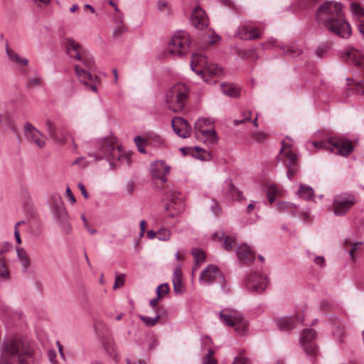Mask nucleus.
I'll use <instances>...</instances> for the list:
<instances>
[{
	"mask_svg": "<svg viewBox=\"0 0 364 364\" xmlns=\"http://www.w3.org/2000/svg\"><path fill=\"white\" fill-rule=\"evenodd\" d=\"M182 281V272L180 267H176L173 274V281Z\"/></svg>",
	"mask_w": 364,
	"mask_h": 364,
	"instance_id": "4d7b16f0",
	"label": "nucleus"
},
{
	"mask_svg": "<svg viewBox=\"0 0 364 364\" xmlns=\"http://www.w3.org/2000/svg\"><path fill=\"white\" fill-rule=\"evenodd\" d=\"M314 262L320 267H323L326 264L325 258L322 256L315 257Z\"/></svg>",
	"mask_w": 364,
	"mask_h": 364,
	"instance_id": "e2e57ef3",
	"label": "nucleus"
},
{
	"mask_svg": "<svg viewBox=\"0 0 364 364\" xmlns=\"http://www.w3.org/2000/svg\"><path fill=\"white\" fill-rule=\"evenodd\" d=\"M40 84H41V78L34 77V78L30 79L28 81V82L26 84V87L28 89H32L35 87L40 85Z\"/></svg>",
	"mask_w": 364,
	"mask_h": 364,
	"instance_id": "603ef678",
	"label": "nucleus"
},
{
	"mask_svg": "<svg viewBox=\"0 0 364 364\" xmlns=\"http://www.w3.org/2000/svg\"><path fill=\"white\" fill-rule=\"evenodd\" d=\"M354 195L348 193H342L334 196L332 206L329 208L336 216H342L346 214L349 210L356 203Z\"/></svg>",
	"mask_w": 364,
	"mask_h": 364,
	"instance_id": "1a4fd4ad",
	"label": "nucleus"
},
{
	"mask_svg": "<svg viewBox=\"0 0 364 364\" xmlns=\"http://www.w3.org/2000/svg\"><path fill=\"white\" fill-rule=\"evenodd\" d=\"M139 318L144 322V323L148 327L154 326L157 322L161 319V316L157 314L155 317L151 318L143 315L139 316Z\"/></svg>",
	"mask_w": 364,
	"mask_h": 364,
	"instance_id": "ea45409f",
	"label": "nucleus"
},
{
	"mask_svg": "<svg viewBox=\"0 0 364 364\" xmlns=\"http://www.w3.org/2000/svg\"><path fill=\"white\" fill-rule=\"evenodd\" d=\"M170 166L163 161H157L151 165V174L155 178L160 179L163 183L166 182V176L169 173Z\"/></svg>",
	"mask_w": 364,
	"mask_h": 364,
	"instance_id": "5701e85b",
	"label": "nucleus"
},
{
	"mask_svg": "<svg viewBox=\"0 0 364 364\" xmlns=\"http://www.w3.org/2000/svg\"><path fill=\"white\" fill-rule=\"evenodd\" d=\"M0 126H6L13 132H16V124L9 113H5L4 114H0Z\"/></svg>",
	"mask_w": 364,
	"mask_h": 364,
	"instance_id": "7c9ffc66",
	"label": "nucleus"
},
{
	"mask_svg": "<svg viewBox=\"0 0 364 364\" xmlns=\"http://www.w3.org/2000/svg\"><path fill=\"white\" fill-rule=\"evenodd\" d=\"M219 317L225 325L233 327L239 334H243L247 331L248 321L235 309H224L219 313Z\"/></svg>",
	"mask_w": 364,
	"mask_h": 364,
	"instance_id": "0eeeda50",
	"label": "nucleus"
},
{
	"mask_svg": "<svg viewBox=\"0 0 364 364\" xmlns=\"http://www.w3.org/2000/svg\"><path fill=\"white\" fill-rule=\"evenodd\" d=\"M267 135L262 132H255L252 134V137L257 141L262 142Z\"/></svg>",
	"mask_w": 364,
	"mask_h": 364,
	"instance_id": "6e6d98bb",
	"label": "nucleus"
},
{
	"mask_svg": "<svg viewBox=\"0 0 364 364\" xmlns=\"http://www.w3.org/2000/svg\"><path fill=\"white\" fill-rule=\"evenodd\" d=\"M12 248L10 242H5L0 243V279L9 281L11 279V272L9 264L5 255Z\"/></svg>",
	"mask_w": 364,
	"mask_h": 364,
	"instance_id": "2eb2a0df",
	"label": "nucleus"
},
{
	"mask_svg": "<svg viewBox=\"0 0 364 364\" xmlns=\"http://www.w3.org/2000/svg\"><path fill=\"white\" fill-rule=\"evenodd\" d=\"M134 141L135 143V145L137 147L138 151L141 154H145L146 153L145 146L146 145L149 144V140L147 139V138L144 139L140 136H136L134 138Z\"/></svg>",
	"mask_w": 364,
	"mask_h": 364,
	"instance_id": "58836bf2",
	"label": "nucleus"
},
{
	"mask_svg": "<svg viewBox=\"0 0 364 364\" xmlns=\"http://www.w3.org/2000/svg\"><path fill=\"white\" fill-rule=\"evenodd\" d=\"M344 59L346 63H351L353 65L360 68L364 75V56L358 50L355 48L348 50L346 53Z\"/></svg>",
	"mask_w": 364,
	"mask_h": 364,
	"instance_id": "4be33fe9",
	"label": "nucleus"
},
{
	"mask_svg": "<svg viewBox=\"0 0 364 364\" xmlns=\"http://www.w3.org/2000/svg\"><path fill=\"white\" fill-rule=\"evenodd\" d=\"M361 242H356L351 245V248L349 251V254L351 257V259H354V253L358 250L360 245Z\"/></svg>",
	"mask_w": 364,
	"mask_h": 364,
	"instance_id": "680f3d73",
	"label": "nucleus"
},
{
	"mask_svg": "<svg viewBox=\"0 0 364 364\" xmlns=\"http://www.w3.org/2000/svg\"><path fill=\"white\" fill-rule=\"evenodd\" d=\"M267 278L256 272L250 274L245 280L247 288L255 292L263 291L267 286Z\"/></svg>",
	"mask_w": 364,
	"mask_h": 364,
	"instance_id": "dca6fc26",
	"label": "nucleus"
},
{
	"mask_svg": "<svg viewBox=\"0 0 364 364\" xmlns=\"http://www.w3.org/2000/svg\"><path fill=\"white\" fill-rule=\"evenodd\" d=\"M207 63L208 60L205 55L199 53L192 55L191 66L193 71L196 73V70L203 69Z\"/></svg>",
	"mask_w": 364,
	"mask_h": 364,
	"instance_id": "cd10ccee",
	"label": "nucleus"
},
{
	"mask_svg": "<svg viewBox=\"0 0 364 364\" xmlns=\"http://www.w3.org/2000/svg\"><path fill=\"white\" fill-rule=\"evenodd\" d=\"M180 151L183 155L191 154L203 161L208 160L210 158V153L199 146L182 147Z\"/></svg>",
	"mask_w": 364,
	"mask_h": 364,
	"instance_id": "a878e982",
	"label": "nucleus"
},
{
	"mask_svg": "<svg viewBox=\"0 0 364 364\" xmlns=\"http://www.w3.org/2000/svg\"><path fill=\"white\" fill-rule=\"evenodd\" d=\"M221 89L223 94L227 96L232 97H237L240 96L239 89L232 84H221Z\"/></svg>",
	"mask_w": 364,
	"mask_h": 364,
	"instance_id": "72a5a7b5",
	"label": "nucleus"
},
{
	"mask_svg": "<svg viewBox=\"0 0 364 364\" xmlns=\"http://www.w3.org/2000/svg\"><path fill=\"white\" fill-rule=\"evenodd\" d=\"M316 18L328 31L338 36L348 38L350 35V27L344 19L341 4L334 1L323 3L317 11Z\"/></svg>",
	"mask_w": 364,
	"mask_h": 364,
	"instance_id": "f257e3e1",
	"label": "nucleus"
},
{
	"mask_svg": "<svg viewBox=\"0 0 364 364\" xmlns=\"http://www.w3.org/2000/svg\"><path fill=\"white\" fill-rule=\"evenodd\" d=\"M46 126L50 136L55 141H58V136L55 131V126L50 119L46 120Z\"/></svg>",
	"mask_w": 364,
	"mask_h": 364,
	"instance_id": "79ce46f5",
	"label": "nucleus"
},
{
	"mask_svg": "<svg viewBox=\"0 0 364 364\" xmlns=\"http://www.w3.org/2000/svg\"><path fill=\"white\" fill-rule=\"evenodd\" d=\"M190 45L189 36L185 31H177L168 45V50L171 55L181 56L188 52Z\"/></svg>",
	"mask_w": 364,
	"mask_h": 364,
	"instance_id": "6e6552de",
	"label": "nucleus"
},
{
	"mask_svg": "<svg viewBox=\"0 0 364 364\" xmlns=\"http://www.w3.org/2000/svg\"><path fill=\"white\" fill-rule=\"evenodd\" d=\"M211 122L209 119L200 118L195 122V130L197 137H199V134L202 133V131L207 129L205 128L206 126H210Z\"/></svg>",
	"mask_w": 364,
	"mask_h": 364,
	"instance_id": "4c0bfd02",
	"label": "nucleus"
},
{
	"mask_svg": "<svg viewBox=\"0 0 364 364\" xmlns=\"http://www.w3.org/2000/svg\"><path fill=\"white\" fill-rule=\"evenodd\" d=\"M173 291L176 293L178 294V293L181 292L182 287H183L182 281H179V280L173 281Z\"/></svg>",
	"mask_w": 364,
	"mask_h": 364,
	"instance_id": "bf43d9fd",
	"label": "nucleus"
},
{
	"mask_svg": "<svg viewBox=\"0 0 364 364\" xmlns=\"http://www.w3.org/2000/svg\"><path fill=\"white\" fill-rule=\"evenodd\" d=\"M6 52L9 57V59L12 61L18 63V65H27L28 63V60L26 58H21L16 52L11 50L8 43L6 44Z\"/></svg>",
	"mask_w": 364,
	"mask_h": 364,
	"instance_id": "c756f323",
	"label": "nucleus"
},
{
	"mask_svg": "<svg viewBox=\"0 0 364 364\" xmlns=\"http://www.w3.org/2000/svg\"><path fill=\"white\" fill-rule=\"evenodd\" d=\"M171 232L168 229L162 228L157 231V238L161 241H167L170 239Z\"/></svg>",
	"mask_w": 364,
	"mask_h": 364,
	"instance_id": "37998d69",
	"label": "nucleus"
},
{
	"mask_svg": "<svg viewBox=\"0 0 364 364\" xmlns=\"http://www.w3.org/2000/svg\"><path fill=\"white\" fill-rule=\"evenodd\" d=\"M298 194L300 198L307 200H311L314 196V190L310 186L303 184L300 186Z\"/></svg>",
	"mask_w": 364,
	"mask_h": 364,
	"instance_id": "e433bc0d",
	"label": "nucleus"
},
{
	"mask_svg": "<svg viewBox=\"0 0 364 364\" xmlns=\"http://www.w3.org/2000/svg\"><path fill=\"white\" fill-rule=\"evenodd\" d=\"M171 124L175 133L180 137L187 138L190 136L191 127L186 120L181 117H175L171 121Z\"/></svg>",
	"mask_w": 364,
	"mask_h": 364,
	"instance_id": "412c9836",
	"label": "nucleus"
},
{
	"mask_svg": "<svg viewBox=\"0 0 364 364\" xmlns=\"http://www.w3.org/2000/svg\"><path fill=\"white\" fill-rule=\"evenodd\" d=\"M196 73L201 75L205 82L215 83L216 80L213 78L222 75L223 70L218 64L208 63L203 69L196 70Z\"/></svg>",
	"mask_w": 364,
	"mask_h": 364,
	"instance_id": "a211bd4d",
	"label": "nucleus"
},
{
	"mask_svg": "<svg viewBox=\"0 0 364 364\" xmlns=\"http://www.w3.org/2000/svg\"><path fill=\"white\" fill-rule=\"evenodd\" d=\"M77 187H78L79 190L80 191V192H81L82 195L83 196V197L85 199H87L89 198V194L87 192L85 186L82 183H79L78 185H77Z\"/></svg>",
	"mask_w": 364,
	"mask_h": 364,
	"instance_id": "0e129e2a",
	"label": "nucleus"
},
{
	"mask_svg": "<svg viewBox=\"0 0 364 364\" xmlns=\"http://www.w3.org/2000/svg\"><path fill=\"white\" fill-rule=\"evenodd\" d=\"M252 111L247 110L246 117H242L241 119H235L233 121V124L235 126L239 125L240 124L246 123L247 122L251 121Z\"/></svg>",
	"mask_w": 364,
	"mask_h": 364,
	"instance_id": "de8ad7c7",
	"label": "nucleus"
},
{
	"mask_svg": "<svg viewBox=\"0 0 364 364\" xmlns=\"http://www.w3.org/2000/svg\"><path fill=\"white\" fill-rule=\"evenodd\" d=\"M235 240L232 236H226L223 242V248L228 251L230 250L234 247Z\"/></svg>",
	"mask_w": 364,
	"mask_h": 364,
	"instance_id": "a18cd8bd",
	"label": "nucleus"
},
{
	"mask_svg": "<svg viewBox=\"0 0 364 364\" xmlns=\"http://www.w3.org/2000/svg\"><path fill=\"white\" fill-rule=\"evenodd\" d=\"M277 206L281 212H287L295 215L297 211L296 205L288 202H279Z\"/></svg>",
	"mask_w": 364,
	"mask_h": 364,
	"instance_id": "c9c22d12",
	"label": "nucleus"
},
{
	"mask_svg": "<svg viewBox=\"0 0 364 364\" xmlns=\"http://www.w3.org/2000/svg\"><path fill=\"white\" fill-rule=\"evenodd\" d=\"M232 364H250L248 358L243 355H240L235 358Z\"/></svg>",
	"mask_w": 364,
	"mask_h": 364,
	"instance_id": "8fccbe9b",
	"label": "nucleus"
},
{
	"mask_svg": "<svg viewBox=\"0 0 364 364\" xmlns=\"http://www.w3.org/2000/svg\"><path fill=\"white\" fill-rule=\"evenodd\" d=\"M286 146L284 141H283L282 148L279 151V154L283 155L279 156V160L282 161L284 166L287 168V178L291 179L299 171L298 159L296 155L290 149L285 151Z\"/></svg>",
	"mask_w": 364,
	"mask_h": 364,
	"instance_id": "9b49d317",
	"label": "nucleus"
},
{
	"mask_svg": "<svg viewBox=\"0 0 364 364\" xmlns=\"http://www.w3.org/2000/svg\"><path fill=\"white\" fill-rule=\"evenodd\" d=\"M123 14L122 13L119 11V13H117L114 16V21H115V23H117V24H122V21H123Z\"/></svg>",
	"mask_w": 364,
	"mask_h": 364,
	"instance_id": "338daca9",
	"label": "nucleus"
},
{
	"mask_svg": "<svg viewBox=\"0 0 364 364\" xmlns=\"http://www.w3.org/2000/svg\"><path fill=\"white\" fill-rule=\"evenodd\" d=\"M166 198L168 203L165 210L170 211V213L168 215L169 217L173 218L183 210V201L178 192L171 190L167 193Z\"/></svg>",
	"mask_w": 364,
	"mask_h": 364,
	"instance_id": "4468645a",
	"label": "nucleus"
},
{
	"mask_svg": "<svg viewBox=\"0 0 364 364\" xmlns=\"http://www.w3.org/2000/svg\"><path fill=\"white\" fill-rule=\"evenodd\" d=\"M124 284V274H117L115 278V282L113 285V289H116Z\"/></svg>",
	"mask_w": 364,
	"mask_h": 364,
	"instance_id": "09e8293b",
	"label": "nucleus"
},
{
	"mask_svg": "<svg viewBox=\"0 0 364 364\" xmlns=\"http://www.w3.org/2000/svg\"><path fill=\"white\" fill-rule=\"evenodd\" d=\"M169 292V287L167 283L159 285L156 289L158 298H162Z\"/></svg>",
	"mask_w": 364,
	"mask_h": 364,
	"instance_id": "c03bdc74",
	"label": "nucleus"
},
{
	"mask_svg": "<svg viewBox=\"0 0 364 364\" xmlns=\"http://www.w3.org/2000/svg\"><path fill=\"white\" fill-rule=\"evenodd\" d=\"M214 350L208 349V353L203 357L202 364H217V360L213 357Z\"/></svg>",
	"mask_w": 364,
	"mask_h": 364,
	"instance_id": "a19ab883",
	"label": "nucleus"
},
{
	"mask_svg": "<svg viewBox=\"0 0 364 364\" xmlns=\"http://www.w3.org/2000/svg\"><path fill=\"white\" fill-rule=\"evenodd\" d=\"M350 7L351 11L354 15L357 16L358 17L364 16V11L358 4L351 3Z\"/></svg>",
	"mask_w": 364,
	"mask_h": 364,
	"instance_id": "49530a36",
	"label": "nucleus"
},
{
	"mask_svg": "<svg viewBox=\"0 0 364 364\" xmlns=\"http://www.w3.org/2000/svg\"><path fill=\"white\" fill-rule=\"evenodd\" d=\"M300 343L306 353L311 356H316L318 353L316 343V333L312 328L304 329L300 336Z\"/></svg>",
	"mask_w": 364,
	"mask_h": 364,
	"instance_id": "f8f14e48",
	"label": "nucleus"
},
{
	"mask_svg": "<svg viewBox=\"0 0 364 364\" xmlns=\"http://www.w3.org/2000/svg\"><path fill=\"white\" fill-rule=\"evenodd\" d=\"M277 194V188L276 186L274 184L269 185L267 189V195L276 196Z\"/></svg>",
	"mask_w": 364,
	"mask_h": 364,
	"instance_id": "052dcab7",
	"label": "nucleus"
},
{
	"mask_svg": "<svg viewBox=\"0 0 364 364\" xmlns=\"http://www.w3.org/2000/svg\"><path fill=\"white\" fill-rule=\"evenodd\" d=\"M74 70L77 77L78 80L84 84L88 89H90L92 91L97 92V89L95 85H90L88 83V80H90L92 82H95L97 80V77H93L90 73V70H87L82 68L80 65H75L74 66Z\"/></svg>",
	"mask_w": 364,
	"mask_h": 364,
	"instance_id": "aec40b11",
	"label": "nucleus"
},
{
	"mask_svg": "<svg viewBox=\"0 0 364 364\" xmlns=\"http://www.w3.org/2000/svg\"><path fill=\"white\" fill-rule=\"evenodd\" d=\"M189 96V89L184 83H176L166 92V102L168 108L175 112L183 109Z\"/></svg>",
	"mask_w": 364,
	"mask_h": 364,
	"instance_id": "20e7f679",
	"label": "nucleus"
},
{
	"mask_svg": "<svg viewBox=\"0 0 364 364\" xmlns=\"http://www.w3.org/2000/svg\"><path fill=\"white\" fill-rule=\"evenodd\" d=\"M149 144H161L163 139L158 135L147 137Z\"/></svg>",
	"mask_w": 364,
	"mask_h": 364,
	"instance_id": "5fc2aeb1",
	"label": "nucleus"
},
{
	"mask_svg": "<svg viewBox=\"0 0 364 364\" xmlns=\"http://www.w3.org/2000/svg\"><path fill=\"white\" fill-rule=\"evenodd\" d=\"M332 304L326 299H323L320 303V308L321 310L327 311L331 309Z\"/></svg>",
	"mask_w": 364,
	"mask_h": 364,
	"instance_id": "864d4df0",
	"label": "nucleus"
},
{
	"mask_svg": "<svg viewBox=\"0 0 364 364\" xmlns=\"http://www.w3.org/2000/svg\"><path fill=\"white\" fill-rule=\"evenodd\" d=\"M199 282L205 285L218 282L220 284L221 288L225 289V277L218 267L215 264H209L202 271Z\"/></svg>",
	"mask_w": 364,
	"mask_h": 364,
	"instance_id": "9d476101",
	"label": "nucleus"
},
{
	"mask_svg": "<svg viewBox=\"0 0 364 364\" xmlns=\"http://www.w3.org/2000/svg\"><path fill=\"white\" fill-rule=\"evenodd\" d=\"M355 91L358 94H364V80H360L359 82H356L355 87Z\"/></svg>",
	"mask_w": 364,
	"mask_h": 364,
	"instance_id": "13d9d810",
	"label": "nucleus"
},
{
	"mask_svg": "<svg viewBox=\"0 0 364 364\" xmlns=\"http://www.w3.org/2000/svg\"><path fill=\"white\" fill-rule=\"evenodd\" d=\"M64 46L70 58L80 61L82 63V68L85 69H93L95 65L93 57L81 44L73 38H65Z\"/></svg>",
	"mask_w": 364,
	"mask_h": 364,
	"instance_id": "39448f33",
	"label": "nucleus"
},
{
	"mask_svg": "<svg viewBox=\"0 0 364 364\" xmlns=\"http://www.w3.org/2000/svg\"><path fill=\"white\" fill-rule=\"evenodd\" d=\"M191 252L195 259V264L193 267V270L195 271L199 268L201 263L205 262L206 255L205 252L200 248H193Z\"/></svg>",
	"mask_w": 364,
	"mask_h": 364,
	"instance_id": "c85d7f7f",
	"label": "nucleus"
},
{
	"mask_svg": "<svg viewBox=\"0 0 364 364\" xmlns=\"http://www.w3.org/2000/svg\"><path fill=\"white\" fill-rule=\"evenodd\" d=\"M16 254H17V257H18V259L20 260V262L22 264L24 272H26L28 267L30 266V264H31V260H30L26 252L25 251L24 249H23L21 247H17L16 248Z\"/></svg>",
	"mask_w": 364,
	"mask_h": 364,
	"instance_id": "2f4dec72",
	"label": "nucleus"
},
{
	"mask_svg": "<svg viewBox=\"0 0 364 364\" xmlns=\"http://www.w3.org/2000/svg\"><path fill=\"white\" fill-rule=\"evenodd\" d=\"M157 9L160 11H164L167 10L168 12L170 11V8L168 4V2L165 0H159L157 1Z\"/></svg>",
	"mask_w": 364,
	"mask_h": 364,
	"instance_id": "3c124183",
	"label": "nucleus"
},
{
	"mask_svg": "<svg viewBox=\"0 0 364 364\" xmlns=\"http://www.w3.org/2000/svg\"><path fill=\"white\" fill-rule=\"evenodd\" d=\"M52 210L54 216L58 221L63 231L65 234H70L71 232L72 227L68 220L67 211L62 200L58 199L55 200L52 206Z\"/></svg>",
	"mask_w": 364,
	"mask_h": 364,
	"instance_id": "ddd939ff",
	"label": "nucleus"
},
{
	"mask_svg": "<svg viewBox=\"0 0 364 364\" xmlns=\"http://www.w3.org/2000/svg\"><path fill=\"white\" fill-rule=\"evenodd\" d=\"M312 145L318 149H330L331 151L341 156H348L353 149L350 140L336 136L330 137L326 141H313Z\"/></svg>",
	"mask_w": 364,
	"mask_h": 364,
	"instance_id": "423d86ee",
	"label": "nucleus"
},
{
	"mask_svg": "<svg viewBox=\"0 0 364 364\" xmlns=\"http://www.w3.org/2000/svg\"><path fill=\"white\" fill-rule=\"evenodd\" d=\"M200 135L205 142L210 144H215L217 142V134L213 129H207L205 131H202Z\"/></svg>",
	"mask_w": 364,
	"mask_h": 364,
	"instance_id": "473e14b6",
	"label": "nucleus"
},
{
	"mask_svg": "<svg viewBox=\"0 0 364 364\" xmlns=\"http://www.w3.org/2000/svg\"><path fill=\"white\" fill-rule=\"evenodd\" d=\"M192 24L198 29H203L208 26V19L205 11L200 7H196L191 14Z\"/></svg>",
	"mask_w": 364,
	"mask_h": 364,
	"instance_id": "b1692460",
	"label": "nucleus"
},
{
	"mask_svg": "<svg viewBox=\"0 0 364 364\" xmlns=\"http://www.w3.org/2000/svg\"><path fill=\"white\" fill-rule=\"evenodd\" d=\"M358 28L363 36V38H364V21L360 20L359 23H358Z\"/></svg>",
	"mask_w": 364,
	"mask_h": 364,
	"instance_id": "774afa93",
	"label": "nucleus"
},
{
	"mask_svg": "<svg viewBox=\"0 0 364 364\" xmlns=\"http://www.w3.org/2000/svg\"><path fill=\"white\" fill-rule=\"evenodd\" d=\"M235 36L245 41L255 40L260 38L261 31L259 28L245 23L238 26Z\"/></svg>",
	"mask_w": 364,
	"mask_h": 364,
	"instance_id": "6ab92c4d",
	"label": "nucleus"
},
{
	"mask_svg": "<svg viewBox=\"0 0 364 364\" xmlns=\"http://www.w3.org/2000/svg\"><path fill=\"white\" fill-rule=\"evenodd\" d=\"M213 204L211 205V210H212V212L213 213V214L215 215V216H218L219 213L220 212V208L218 207V205L216 201L215 200H213Z\"/></svg>",
	"mask_w": 364,
	"mask_h": 364,
	"instance_id": "69168bd1",
	"label": "nucleus"
},
{
	"mask_svg": "<svg viewBox=\"0 0 364 364\" xmlns=\"http://www.w3.org/2000/svg\"><path fill=\"white\" fill-rule=\"evenodd\" d=\"M36 359L33 350L21 339H9L2 344L0 364H35Z\"/></svg>",
	"mask_w": 364,
	"mask_h": 364,
	"instance_id": "f03ea898",
	"label": "nucleus"
},
{
	"mask_svg": "<svg viewBox=\"0 0 364 364\" xmlns=\"http://www.w3.org/2000/svg\"><path fill=\"white\" fill-rule=\"evenodd\" d=\"M116 140L114 137H105L95 141L96 151H89L87 154L96 161L107 159L111 166L115 159L127 164L131 163L130 156L122 153L119 147L115 146Z\"/></svg>",
	"mask_w": 364,
	"mask_h": 364,
	"instance_id": "7ed1b4c3",
	"label": "nucleus"
},
{
	"mask_svg": "<svg viewBox=\"0 0 364 364\" xmlns=\"http://www.w3.org/2000/svg\"><path fill=\"white\" fill-rule=\"evenodd\" d=\"M23 132L30 143L36 144L38 148H43L45 146L46 142L43 139V134L30 122L25 124Z\"/></svg>",
	"mask_w": 364,
	"mask_h": 364,
	"instance_id": "f3484780",
	"label": "nucleus"
},
{
	"mask_svg": "<svg viewBox=\"0 0 364 364\" xmlns=\"http://www.w3.org/2000/svg\"><path fill=\"white\" fill-rule=\"evenodd\" d=\"M237 255L240 261L246 264H251L255 259V253L246 244H242L237 247Z\"/></svg>",
	"mask_w": 364,
	"mask_h": 364,
	"instance_id": "393cba45",
	"label": "nucleus"
},
{
	"mask_svg": "<svg viewBox=\"0 0 364 364\" xmlns=\"http://www.w3.org/2000/svg\"><path fill=\"white\" fill-rule=\"evenodd\" d=\"M303 318H299L296 316H287L279 319L277 322L278 328L283 331H290L296 326L299 321H302Z\"/></svg>",
	"mask_w": 364,
	"mask_h": 364,
	"instance_id": "bb28decb",
	"label": "nucleus"
},
{
	"mask_svg": "<svg viewBox=\"0 0 364 364\" xmlns=\"http://www.w3.org/2000/svg\"><path fill=\"white\" fill-rule=\"evenodd\" d=\"M226 183L228 185L227 194L234 200H241L242 198V193L231 183L230 180H228Z\"/></svg>",
	"mask_w": 364,
	"mask_h": 364,
	"instance_id": "f704fd0d",
	"label": "nucleus"
}]
</instances>
